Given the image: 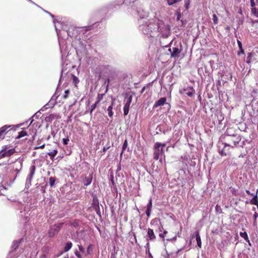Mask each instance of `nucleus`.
Masks as SVG:
<instances>
[{"label": "nucleus", "instance_id": "1", "mask_svg": "<svg viewBox=\"0 0 258 258\" xmlns=\"http://www.w3.org/2000/svg\"><path fill=\"white\" fill-rule=\"evenodd\" d=\"M225 142L224 144V149L227 147L234 148L240 142L241 140V136H234L233 137H223Z\"/></svg>", "mask_w": 258, "mask_h": 258}, {"label": "nucleus", "instance_id": "2", "mask_svg": "<svg viewBox=\"0 0 258 258\" xmlns=\"http://www.w3.org/2000/svg\"><path fill=\"white\" fill-rule=\"evenodd\" d=\"M166 147L165 144L156 143L154 147V159L157 160L159 159L162 160V156L164 153V149Z\"/></svg>", "mask_w": 258, "mask_h": 258}, {"label": "nucleus", "instance_id": "3", "mask_svg": "<svg viewBox=\"0 0 258 258\" xmlns=\"http://www.w3.org/2000/svg\"><path fill=\"white\" fill-rule=\"evenodd\" d=\"M23 124L17 125H5L0 128V139H4L5 136L11 131H15L17 128L20 127Z\"/></svg>", "mask_w": 258, "mask_h": 258}, {"label": "nucleus", "instance_id": "4", "mask_svg": "<svg viewBox=\"0 0 258 258\" xmlns=\"http://www.w3.org/2000/svg\"><path fill=\"white\" fill-rule=\"evenodd\" d=\"M15 152V148H12L10 145L3 146L0 150V159L6 157H9L14 154Z\"/></svg>", "mask_w": 258, "mask_h": 258}, {"label": "nucleus", "instance_id": "5", "mask_svg": "<svg viewBox=\"0 0 258 258\" xmlns=\"http://www.w3.org/2000/svg\"><path fill=\"white\" fill-rule=\"evenodd\" d=\"M105 96V94H100L99 93L98 94L97 101L96 102L93 104L91 106V110L90 113L93 111V110L97 107V106H101L103 108H106L107 106V102L106 101H103L101 103V101L103 100L104 97Z\"/></svg>", "mask_w": 258, "mask_h": 258}, {"label": "nucleus", "instance_id": "6", "mask_svg": "<svg viewBox=\"0 0 258 258\" xmlns=\"http://www.w3.org/2000/svg\"><path fill=\"white\" fill-rule=\"evenodd\" d=\"M63 223L61 222L57 224H55L52 227H51L48 232V235L49 237H53L56 234L60 229L62 227L63 225Z\"/></svg>", "mask_w": 258, "mask_h": 258}, {"label": "nucleus", "instance_id": "7", "mask_svg": "<svg viewBox=\"0 0 258 258\" xmlns=\"http://www.w3.org/2000/svg\"><path fill=\"white\" fill-rule=\"evenodd\" d=\"M166 98L162 97L159 99L156 102L155 104L154 105V108H156L161 106H165L164 108H166L168 111H169L170 108V105L166 103Z\"/></svg>", "mask_w": 258, "mask_h": 258}, {"label": "nucleus", "instance_id": "8", "mask_svg": "<svg viewBox=\"0 0 258 258\" xmlns=\"http://www.w3.org/2000/svg\"><path fill=\"white\" fill-rule=\"evenodd\" d=\"M240 136L237 134L236 130L233 127L227 128L223 137H233L234 136Z\"/></svg>", "mask_w": 258, "mask_h": 258}, {"label": "nucleus", "instance_id": "9", "mask_svg": "<svg viewBox=\"0 0 258 258\" xmlns=\"http://www.w3.org/2000/svg\"><path fill=\"white\" fill-rule=\"evenodd\" d=\"M246 192L248 195H250L251 196L253 197V198L250 200V203L252 205L258 206V198H257L258 189L256 190V192L255 194L251 193L249 190H246Z\"/></svg>", "mask_w": 258, "mask_h": 258}, {"label": "nucleus", "instance_id": "10", "mask_svg": "<svg viewBox=\"0 0 258 258\" xmlns=\"http://www.w3.org/2000/svg\"><path fill=\"white\" fill-rule=\"evenodd\" d=\"M191 240H194V239H196L197 243V245L200 248L202 246V241L201 239V237L199 233V231H196L192 235L191 237Z\"/></svg>", "mask_w": 258, "mask_h": 258}, {"label": "nucleus", "instance_id": "11", "mask_svg": "<svg viewBox=\"0 0 258 258\" xmlns=\"http://www.w3.org/2000/svg\"><path fill=\"white\" fill-rule=\"evenodd\" d=\"M180 94L187 95L189 97H191L195 93V90L192 87H187L185 89L180 90Z\"/></svg>", "mask_w": 258, "mask_h": 258}, {"label": "nucleus", "instance_id": "12", "mask_svg": "<svg viewBox=\"0 0 258 258\" xmlns=\"http://www.w3.org/2000/svg\"><path fill=\"white\" fill-rule=\"evenodd\" d=\"M147 234L148 236V238H147V240H151L153 241L156 239V236L154 234V231L153 229L148 228L147 231Z\"/></svg>", "mask_w": 258, "mask_h": 258}, {"label": "nucleus", "instance_id": "13", "mask_svg": "<svg viewBox=\"0 0 258 258\" xmlns=\"http://www.w3.org/2000/svg\"><path fill=\"white\" fill-rule=\"evenodd\" d=\"M132 100V97L131 96L127 99L123 107V113H128L129 108Z\"/></svg>", "mask_w": 258, "mask_h": 258}, {"label": "nucleus", "instance_id": "14", "mask_svg": "<svg viewBox=\"0 0 258 258\" xmlns=\"http://www.w3.org/2000/svg\"><path fill=\"white\" fill-rule=\"evenodd\" d=\"M35 170H36V167H35V165H32L30 167V168H29L30 173H29V175L27 178V180H29V181L30 182L31 181V180L33 178V177L34 174L35 172Z\"/></svg>", "mask_w": 258, "mask_h": 258}, {"label": "nucleus", "instance_id": "15", "mask_svg": "<svg viewBox=\"0 0 258 258\" xmlns=\"http://www.w3.org/2000/svg\"><path fill=\"white\" fill-rule=\"evenodd\" d=\"M152 199H150L149 202L147 206V210L146 211V214L147 216L149 217L150 216L151 212L152 211Z\"/></svg>", "mask_w": 258, "mask_h": 258}, {"label": "nucleus", "instance_id": "16", "mask_svg": "<svg viewBox=\"0 0 258 258\" xmlns=\"http://www.w3.org/2000/svg\"><path fill=\"white\" fill-rule=\"evenodd\" d=\"M92 175H90L88 177H85L83 179V182L84 185L88 186L91 184V183L92 182Z\"/></svg>", "mask_w": 258, "mask_h": 258}, {"label": "nucleus", "instance_id": "17", "mask_svg": "<svg viewBox=\"0 0 258 258\" xmlns=\"http://www.w3.org/2000/svg\"><path fill=\"white\" fill-rule=\"evenodd\" d=\"M57 154V150L56 149L53 150L51 152H48L47 154L49 156L50 159L53 160L55 156Z\"/></svg>", "mask_w": 258, "mask_h": 258}, {"label": "nucleus", "instance_id": "18", "mask_svg": "<svg viewBox=\"0 0 258 258\" xmlns=\"http://www.w3.org/2000/svg\"><path fill=\"white\" fill-rule=\"evenodd\" d=\"M28 136V133L25 131H22L19 133L18 136L16 137V139H20L23 137Z\"/></svg>", "mask_w": 258, "mask_h": 258}, {"label": "nucleus", "instance_id": "19", "mask_svg": "<svg viewBox=\"0 0 258 258\" xmlns=\"http://www.w3.org/2000/svg\"><path fill=\"white\" fill-rule=\"evenodd\" d=\"M128 146V142L127 140L126 139L125 140V141L123 142L122 148V152L120 154V156H122L123 153L125 151L126 149L127 148Z\"/></svg>", "mask_w": 258, "mask_h": 258}, {"label": "nucleus", "instance_id": "20", "mask_svg": "<svg viewBox=\"0 0 258 258\" xmlns=\"http://www.w3.org/2000/svg\"><path fill=\"white\" fill-rule=\"evenodd\" d=\"M72 245H73V244L71 242H68L66 243V246L64 248V252L68 251L72 248Z\"/></svg>", "mask_w": 258, "mask_h": 258}, {"label": "nucleus", "instance_id": "21", "mask_svg": "<svg viewBox=\"0 0 258 258\" xmlns=\"http://www.w3.org/2000/svg\"><path fill=\"white\" fill-rule=\"evenodd\" d=\"M50 108H51V107H50V105L48 104H47L45 105H44V106H43L41 108V109H40L39 110L37 111L36 113H40V111H45L47 110V109Z\"/></svg>", "mask_w": 258, "mask_h": 258}, {"label": "nucleus", "instance_id": "22", "mask_svg": "<svg viewBox=\"0 0 258 258\" xmlns=\"http://www.w3.org/2000/svg\"><path fill=\"white\" fill-rule=\"evenodd\" d=\"M56 180V177H50L49 179V185L51 186H53L54 185L55 182Z\"/></svg>", "mask_w": 258, "mask_h": 258}, {"label": "nucleus", "instance_id": "23", "mask_svg": "<svg viewBox=\"0 0 258 258\" xmlns=\"http://www.w3.org/2000/svg\"><path fill=\"white\" fill-rule=\"evenodd\" d=\"M240 235L241 237L243 238L245 241H248V237L246 232H240Z\"/></svg>", "mask_w": 258, "mask_h": 258}, {"label": "nucleus", "instance_id": "24", "mask_svg": "<svg viewBox=\"0 0 258 258\" xmlns=\"http://www.w3.org/2000/svg\"><path fill=\"white\" fill-rule=\"evenodd\" d=\"M258 217V214L256 212H255L253 215V218H254V222L253 223V225L254 226H257V222H256V218Z\"/></svg>", "mask_w": 258, "mask_h": 258}, {"label": "nucleus", "instance_id": "25", "mask_svg": "<svg viewBox=\"0 0 258 258\" xmlns=\"http://www.w3.org/2000/svg\"><path fill=\"white\" fill-rule=\"evenodd\" d=\"M70 224L71 226L74 227H77L79 226L78 222L77 220H75L74 221L71 222Z\"/></svg>", "mask_w": 258, "mask_h": 258}, {"label": "nucleus", "instance_id": "26", "mask_svg": "<svg viewBox=\"0 0 258 258\" xmlns=\"http://www.w3.org/2000/svg\"><path fill=\"white\" fill-rule=\"evenodd\" d=\"M73 81L74 84L76 86V85L79 83V81L78 78L76 77L75 75H73Z\"/></svg>", "mask_w": 258, "mask_h": 258}, {"label": "nucleus", "instance_id": "27", "mask_svg": "<svg viewBox=\"0 0 258 258\" xmlns=\"http://www.w3.org/2000/svg\"><path fill=\"white\" fill-rule=\"evenodd\" d=\"M213 21L214 24H217L218 23V18L215 14L213 15Z\"/></svg>", "mask_w": 258, "mask_h": 258}, {"label": "nucleus", "instance_id": "28", "mask_svg": "<svg viewBox=\"0 0 258 258\" xmlns=\"http://www.w3.org/2000/svg\"><path fill=\"white\" fill-rule=\"evenodd\" d=\"M190 4V0H184V7L186 10L189 9V5Z\"/></svg>", "mask_w": 258, "mask_h": 258}, {"label": "nucleus", "instance_id": "29", "mask_svg": "<svg viewBox=\"0 0 258 258\" xmlns=\"http://www.w3.org/2000/svg\"><path fill=\"white\" fill-rule=\"evenodd\" d=\"M92 245L89 244L87 249V254H90L91 252L92 251Z\"/></svg>", "mask_w": 258, "mask_h": 258}, {"label": "nucleus", "instance_id": "30", "mask_svg": "<svg viewBox=\"0 0 258 258\" xmlns=\"http://www.w3.org/2000/svg\"><path fill=\"white\" fill-rule=\"evenodd\" d=\"M177 55V48H173V52L171 53V56L175 57Z\"/></svg>", "mask_w": 258, "mask_h": 258}, {"label": "nucleus", "instance_id": "31", "mask_svg": "<svg viewBox=\"0 0 258 258\" xmlns=\"http://www.w3.org/2000/svg\"><path fill=\"white\" fill-rule=\"evenodd\" d=\"M177 2V0H167V3L169 5H172L175 4Z\"/></svg>", "mask_w": 258, "mask_h": 258}, {"label": "nucleus", "instance_id": "32", "mask_svg": "<svg viewBox=\"0 0 258 258\" xmlns=\"http://www.w3.org/2000/svg\"><path fill=\"white\" fill-rule=\"evenodd\" d=\"M69 93H70L69 90H66L64 92V94L63 95V98L64 99L67 98L68 96Z\"/></svg>", "mask_w": 258, "mask_h": 258}, {"label": "nucleus", "instance_id": "33", "mask_svg": "<svg viewBox=\"0 0 258 258\" xmlns=\"http://www.w3.org/2000/svg\"><path fill=\"white\" fill-rule=\"evenodd\" d=\"M75 254L78 258H82L80 253L77 250L75 251Z\"/></svg>", "mask_w": 258, "mask_h": 258}, {"label": "nucleus", "instance_id": "34", "mask_svg": "<svg viewBox=\"0 0 258 258\" xmlns=\"http://www.w3.org/2000/svg\"><path fill=\"white\" fill-rule=\"evenodd\" d=\"M69 140L68 138H63L62 139V143L63 145H67L68 144Z\"/></svg>", "mask_w": 258, "mask_h": 258}, {"label": "nucleus", "instance_id": "35", "mask_svg": "<svg viewBox=\"0 0 258 258\" xmlns=\"http://www.w3.org/2000/svg\"><path fill=\"white\" fill-rule=\"evenodd\" d=\"M107 111H108V113H112V107L111 105L108 106Z\"/></svg>", "mask_w": 258, "mask_h": 258}, {"label": "nucleus", "instance_id": "36", "mask_svg": "<svg viewBox=\"0 0 258 258\" xmlns=\"http://www.w3.org/2000/svg\"><path fill=\"white\" fill-rule=\"evenodd\" d=\"M244 53V51L243 48L239 49V51L237 52L238 55H240V54H243Z\"/></svg>", "mask_w": 258, "mask_h": 258}, {"label": "nucleus", "instance_id": "37", "mask_svg": "<svg viewBox=\"0 0 258 258\" xmlns=\"http://www.w3.org/2000/svg\"><path fill=\"white\" fill-rule=\"evenodd\" d=\"M251 53H248V55L247 57L246 62L247 63H250V56H251Z\"/></svg>", "mask_w": 258, "mask_h": 258}, {"label": "nucleus", "instance_id": "38", "mask_svg": "<svg viewBox=\"0 0 258 258\" xmlns=\"http://www.w3.org/2000/svg\"><path fill=\"white\" fill-rule=\"evenodd\" d=\"M78 247H79V250L82 252H85V249L83 247V246L81 245H78Z\"/></svg>", "mask_w": 258, "mask_h": 258}, {"label": "nucleus", "instance_id": "39", "mask_svg": "<svg viewBox=\"0 0 258 258\" xmlns=\"http://www.w3.org/2000/svg\"><path fill=\"white\" fill-rule=\"evenodd\" d=\"M237 44H238V47H239V49L242 48V43L239 40H237Z\"/></svg>", "mask_w": 258, "mask_h": 258}, {"label": "nucleus", "instance_id": "40", "mask_svg": "<svg viewBox=\"0 0 258 258\" xmlns=\"http://www.w3.org/2000/svg\"><path fill=\"white\" fill-rule=\"evenodd\" d=\"M45 144H43L40 146L39 147H36L34 148L35 149H43L45 147Z\"/></svg>", "mask_w": 258, "mask_h": 258}, {"label": "nucleus", "instance_id": "41", "mask_svg": "<svg viewBox=\"0 0 258 258\" xmlns=\"http://www.w3.org/2000/svg\"><path fill=\"white\" fill-rule=\"evenodd\" d=\"M225 149H224V148L223 150H222L221 151H220V154L222 156H225V155H226V153L224 152V150H225Z\"/></svg>", "mask_w": 258, "mask_h": 258}, {"label": "nucleus", "instance_id": "42", "mask_svg": "<svg viewBox=\"0 0 258 258\" xmlns=\"http://www.w3.org/2000/svg\"><path fill=\"white\" fill-rule=\"evenodd\" d=\"M167 234V232L165 231L163 234H160L159 236L162 238H164L165 236H166V234Z\"/></svg>", "mask_w": 258, "mask_h": 258}, {"label": "nucleus", "instance_id": "43", "mask_svg": "<svg viewBox=\"0 0 258 258\" xmlns=\"http://www.w3.org/2000/svg\"><path fill=\"white\" fill-rule=\"evenodd\" d=\"M106 82H107V86H106V89L105 92H106L108 91V86H109V84L110 83V79H107Z\"/></svg>", "mask_w": 258, "mask_h": 258}, {"label": "nucleus", "instance_id": "44", "mask_svg": "<svg viewBox=\"0 0 258 258\" xmlns=\"http://www.w3.org/2000/svg\"><path fill=\"white\" fill-rule=\"evenodd\" d=\"M110 146H108V147H104V148H103V152H104V153H105V152H106V151L108 149H109L110 148Z\"/></svg>", "mask_w": 258, "mask_h": 258}, {"label": "nucleus", "instance_id": "45", "mask_svg": "<svg viewBox=\"0 0 258 258\" xmlns=\"http://www.w3.org/2000/svg\"><path fill=\"white\" fill-rule=\"evenodd\" d=\"M111 182H112L113 185H114L115 184V182H114V179H113V175L111 176Z\"/></svg>", "mask_w": 258, "mask_h": 258}, {"label": "nucleus", "instance_id": "46", "mask_svg": "<svg viewBox=\"0 0 258 258\" xmlns=\"http://www.w3.org/2000/svg\"><path fill=\"white\" fill-rule=\"evenodd\" d=\"M250 5L251 7H254L255 6L254 1H252V0L250 1Z\"/></svg>", "mask_w": 258, "mask_h": 258}, {"label": "nucleus", "instance_id": "47", "mask_svg": "<svg viewBox=\"0 0 258 258\" xmlns=\"http://www.w3.org/2000/svg\"><path fill=\"white\" fill-rule=\"evenodd\" d=\"M146 88V86H144L143 87V88L142 89L141 92V94L143 93V92L145 91Z\"/></svg>", "mask_w": 258, "mask_h": 258}, {"label": "nucleus", "instance_id": "48", "mask_svg": "<svg viewBox=\"0 0 258 258\" xmlns=\"http://www.w3.org/2000/svg\"><path fill=\"white\" fill-rule=\"evenodd\" d=\"M155 222H157V220L155 219L152 220L151 221V224L153 225Z\"/></svg>", "mask_w": 258, "mask_h": 258}, {"label": "nucleus", "instance_id": "49", "mask_svg": "<svg viewBox=\"0 0 258 258\" xmlns=\"http://www.w3.org/2000/svg\"><path fill=\"white\" fill-rule=\"evenodd\" d=\"M246 241L248 242V245H249V246H251V243H250V240H249V239H248V241Z\"/></svg>", "mask_w": 258, "mask_h": 258}, {"label": "nucleus", "instance_id": "50", "mask_svg": "<svg viewBox=\"0 0 258 258\" xmlns=\"http://www.w3.org/2000/svg\"><path fill=\"white\" fill-rule=\"evenodd\" d=\"M180 18V14L179 12H178V20H179Z\"/></svg>", "mask_w": 258, "mask_h": 258}, {"label": "nucleus", "instance_id": "51", "mask_svg": "<svg viewBox=\"0 0 258 258\" xmlns=\"http://www.w3.org/2000/svg\"><path fill=\"white\" fill-rule=\"evenodd\" d=\"M31 121H30V124H31L34 121V119H31Z\"/></svg>", "mask_w": 258, "mask_h": 258}, {"label": "nucleus", "instance_id": "52", "mask_svg": "<svg viewBox=\"0 0 258 258\" xmlns=\"http://www.w3.org/2000/svg\"><path fill=\"white\" fill-rule=\"evenodd\" d=\"M255 16L258 17V11L255 13Z\"/></svg>", "mask_w": 258, "mask_h": 258}, {"label": "nucleus", "instance_id": "53", "mask_svg": "<svg viewBox=\"0 0 258 258\" xmlns=\"http://www.w3.org/2000/svg\"><path fill=\"white\" fill-rule=\"evenodd\" d=\"M230 29V27L229 26H228L227 28H226V29L227 30H229Z\"/></svg>", "mask_w": 258, "mask_h": 258}, {"label": "nucleus", "instance_id": "54", "mask_svg": "<svg viewBox=\"0 0 258 258\" xmlns=\"http://www.w3.org/2000/svg\"><path fill=\"white\" fill-rule=\"evenodd\" d=\"M108 114H109V115L110 116H111L113 115V114H112V113Z\"/></svg>", "mask_w": 258, "mask_h": 258}, {"label": "nucleus", "instance_id": "55", "mask_svg": "<svg viewBox=\"0 0 258 258\" xmlns=\"http://www.w3.org/2000/svg\"><path fill=\"white\" fill-rule=\"evenodd\" d=\"M36 114H34L32 116V118H33V117L35 116V115H36Z\"/></svg>", "mask_w": 258, "mask_h": 258}, {"label": "nucleus", "instance_id": "56", "mask_svg": "<svg viewBox=\"0 0 258 258\" xmlns=\"http://www.w3.org/2000/svg\"><path fill=\"white\" fill-rule=\"evenodd\" d=\"M175 237H176V236H175L174 237H173V239H175Z\"/></svg>", "mask_w": 258, "mask_h": 258}, {"label": "nucleus", "instance_id": "57", "mask_svg": "<svg viewBox=\"0 0 258 258\" xmlns=\"http://www.w3.org/2000/svg\"><path fill=\"white\" fill-rule=\"evenodd\" d=\"M217 208H218V205L216 206V210L217 209Z\"/></svg>", "mask_w": 258, "mask_h": 258}, {"label": "nucleus", "instance_id": "58", "mask_svg": "<svg viewBox=\"0 0 258 258\" xmlns=\"http://www.w3.org/2000/svg\"><path fill=\"white\" fill-rule=\"evenodd\" d=\"M50 112V110L48 111V113H49Z\"/></svg>", "mask_w": 258, "mask_h": 258}, {"label": "nucleus", "instance_id": "59", "mask_svg": "<svg viewBox=\"0 0 258 258\" xmlns=\"http://www.w3.org/2000/svg\"><path fill=\"white\" fill-rule=\"evenodd\" d=\"M180 0H178V2H179Z\"/></svg>", "mask_w": 258, "mask_h": 258}, {"label": "nucleus", "instance_id": "60", "mask_svg": "<svg viewBox=\"0 0 258 258\" xmlns=\"http://www.w3.org/2000/svg\"><path fill=\"white\" fill-rule=\"evenodd\" d=\"M65 258H68V257H65Z\"/></svg>", "mask_w": 258, "mask_h": 258}]
</instances>
